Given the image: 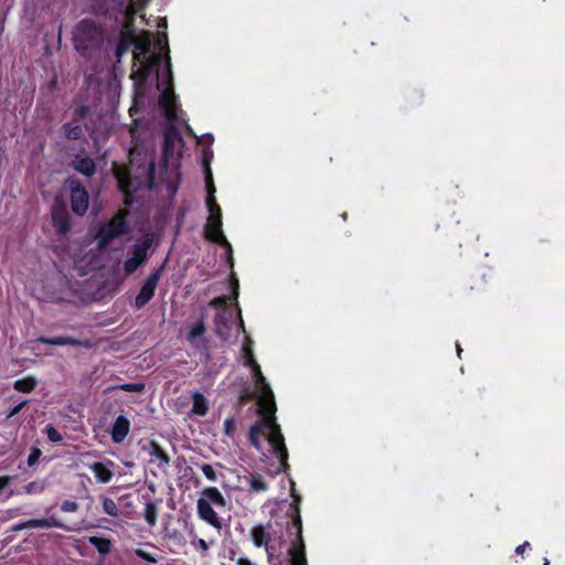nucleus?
I'll list each match as a JSON object with an SVG mask.
<instances>
[{"label":"nucleus","mask_w":565,"mask_h":565,"mask_svg":"<svg viewBox=\"0 0 565 565\" xmlns=\"http://www.w3.org/2000/svg\"><path fill=\"white\" fill-rule=\"evenodd\" d=\"M184 142L174 125H170L163 129L162 145V168L166 171L175 173L180 177V159L181 152H175L178 146L183 147Z\"/></svg>","instance_id":"obj_4"},{"label":"nucleus","mask_w":565,"mask_h":565,"mask_svg":"<svg viewBox=\"0 0 565 565\" xmlns=\"http://www.w3.org/2000/svg\"><path fill=\"white\" fill-rule=\"evenodd\" d=\"M238 280L237 278L233 275L232 276V279H231V297L236 300L238 298Z\"/></svg>","instance_id":"obj_51"},{"label":"nucleus","mask_w":565,"mask_h":565,"mask_svg":"<svg viewBox=\"0 0 565 565\" xmlns=\"http://www.w3.org/2000/svg\"><path fill=\"white\" fill-rule=\"evenodd\" d=\"M132 62L131 78L136 82L145 83L150 75L151 66L145 63L137 52L132 54Z\"/></svg>","instance_id":"obj_20"},{"label":"nucleus","mask_w":565,"mask_h":565,"mask_svg":"<svg viewBox=\"0 0 565 565\" xmlns=\"http://www.w3.org/2000/svg\"><path fill=\"white\" fill-rule=\"evenodd\" d=\"M253 374L255 377L256 386L262 391V395L258 397V412L262 415V418L255 422L248 433L249 444L256 448L260 449V436H265L271 451L277 456L280 462V469L284 472H287L289 469L288 463V450L285 444V438L281 433L280 426L276 419V403L274 393L266 382L265 376L262 373L260 366L256 365L253 370Z\"/></svg>","instance_id":"obj_1"},{"label":"nucleus","mask_w":565,"mask_h":565,"mask_svg":"<svg viewBox=\"0 0 565 565\" xmlns=\"http://www.w3.org/2000/svg\"><path fill=\"white\" fill-rule=\"evenodd\" d=\"M543 565H550V561L547 558H544Z\"/></svg>","instance_id":"obj_63"},{"label":"nucleus","mask_w":565,"mask_h":565,"mask_svg":"<svg viewBox=\"0 0 565 565\" xmlns=\"http://www.w3.org/2000/svg\"><path fill=\"white\" fill-rule=\"evenodd\" d=\"M45 430L50 441L61 443L63 440L62 434L54 426L47 425Z\"/></svg>","instance_id":"obj_39"},{"label":"nucleus","mask_w":565,"mask_h":565,"mask_svg":"<svg viewBox=\"0 0 565 565\" xmlns=\"http://www.w3.org/2000/svg\"><path fill=\"white\" fill-rule=\"evenodd\" d=\"M117 3L118 13L124 14L126 18H131L138 10H142L149 0H131L126 3L125 0H114Z\"/></svg>","instance_id":"obj_24"},{"label":"nucleus","mask_w":565,"mask_h":565,"mask_svg":"<svg viewBox=\"0 0 565 565\" xmlns=\"http://www.w3.org/2000/svg\"><path fill=\"white\" fill-rule=\"evenodd\" d=\"M250 536L254 545L256 547H265L268 555L270 556V548L268 546V543L270 542L271 537L269 532L265 529L264 525L259 524L252 529Z\"/></svg>","instance_id":"obj_23"},{"label":"nucleus","mask_w":565,"mask_h":565,"mask_svg":"<svg viewBox=\"0 0 565 565\" xmlns=\"http://www.w3.org/2000/svg\"><path fill=\"white\" fill-rule=\"evenodd\" d=\"M206 207H207L209 212H212V211L217 212L221 210V206L216 202L215 195H212V196L206 195Z\"/></svg>","instance_id":"obj_47"},{"label":"nucleus","mask_w":565,"mask_h":565,"mask_svg":"<svg viewBox=\"0 0 565 565\" xmlns=\"http://www.w3.org/2000/svg\"><path fill=\"white\" fill-rule=\"evenodd\" d=\"M186 131H188V134L194 136V132H193V130H192V128L190 126L186 127Z\"/></svg>","instance_id":"obj_62"},{"label":"nucleus","mask_w":565,"mask_h":565,"mask_svg":"<svg viewBox=\"0 0 565 565\" xmlns=\"http://www.w3.org/2000/svg\"><path fill=\"white\" fill-rule=\"evenodd\" d=\"M159 28H167V20L163 18L161 19V22L158 25Z\"/></svg>","instance_id":"obj_59"},{"label":"nucleus","mask_w":565,"mask_h":565,"mask_svg":"<svg viewBox=\"0 0 565 565\" xmlns=\"http://www.w3.org/2000/svg\"><path fill=\"white\" fill-rule=\"evenodd\" d=\"M153 173H154V164H153V162H150L148 166V174H149L150 180L153 179Z\"/></svg>","instance_id":"obj_57"},{"label":"nucleus","mask_w":565,"mask_h":565,"mask_svg":"<svg viewBox=\"0 0 565 565\" xmlns=\"http://www.w3.org/2000/svg\"><path fill=\"white\" fill-rule=\"evenodd\" d=\"M167 68L169 72H171V60L170 57L167 58Z\"/></svg>","instance_id":"obj_61"},{"label":"nucleus","mask_w":565,"mask_h":565,"mask_svg":"<svg viewBox=\"0 0 565 565\" xmlns=\"http://www.w3.org/2000/svg\"><path fill=\"white\" fill-rule=\"evenodd\" d=\"M79 509V505L76 501L65 500L61 504V510L66 513L76 512Z\"/></svg>","instance_id":"obj_43"},{"label":"nucleus","mask_w":565,"mask_h":565,"mask_svg":"<svg viewBox=\"0 0 565 565\" xmlns=\"http://www.w3.org/2000/svg\"><path fill=\"white\" fill-rule=\"evenodd\" d=\"M135 42V29L131 22L125 21L122 24V31L119 34L118 43L115 51L117 62L129 51Z\"/></svg>","instance_id":"obj_13"},{"label":"nucleus","mask_w":565,"mask_h":565,"mask_svg":"<svg viewBox=\"0 0 565 565\" xmlns=\"http://www.w3.org/2000/svg\"><path fill=\"white\" fill-rule=\"evenodd\" d=\"M530 546H531V545H530V543H529V542H524L523 544H521V545L516 546V548H515V553H516L518 555H523L524 551H525L526 548H530Z\"/></svg>","instance_id":"obj_54"},{"label":"nucleus","mask_w":565,"mask_h":565,"mask_svg":"<svg viewBox=\"0 0 565 565\" xmlns=\"http://www.w3.org/2000/svg\"><path fill=\"white\" fill-rule=\"evenodd\" d=\"M205 501H209L210 504H214L217 508H225L226 500L221 491L216 487H206L202 491V498Z\"/></svg>","instance_id":"obj_25"},{"label":"nucleus","mask_w":565,"mask_h":565,"mask_svg":"<svg viewBox=\"0 0 565 565\" xmlns=\"http://www.w3.org/2000/svg\"><path fill=\"white\" fill-rule=\"evenodd\" d=\"M35 342L50 344V345H73V347H82L85 349L93 348V342L88 339L78 340L73 337H39L35 339Z\"/></svg>","instance_id":"obj_14"},{"label":"nucleus","mask_w":565,"mask_h":565,"mask_svg":"<svg viewBox=\"0 0 565 565\" xmlns=\"http://www.w3.org/2000/svg\"><path fill=\"white\" fill-rule=\"evenodd\" d=\"M162 40L164 41L166 45H168V36H167V34H166V33H162V34L159 36V42H161Z\"/></svg>","instance_id":"obj_58"},{"label":"nucleus","mask_w":565,"mask_h":565,"mask_svg":"<svg viewBox=\"0 0 565 565\" xmlns=\"http://www.w3.org/2000/svg\"><path fill=\"white\" fill-rule=\"evenodd\" d=\"M12 481H13V477H11V476L0 477V491H2L4 488H7Z\"/></svg>","instance_id":"obj_53"},{"label":"nucleus","mask_w":565,"mask_h":565,"mask_svg":"<svg viewBox=\"0 0 565 565\" xmlns=\"http://www.w3.org/2000/svg\"><path fill=\"white\" fill-rule=\"evenodd\" d=\"M236 565H254L248 558L239 557Z\"/></svg>","instance_id":"obj_56"},{"label":"nucleus","mask_w":565,"mask_h":565,"mask_svg":"<svg viewBox=\"0 0 565 565\" xmlns=\"http://www.w3.org/2000/svg\"><path fill=\"white\" fill-rule=\"evenodd\" d=\"M42 456V451L38 447H32L28 457V466L33 467Z\"/></svg>","instance_id":"obj_41"},{"label":"nucleus","mask_w":565,"mask_h":565,"mask_svg":"<svg viewBox=\"0 0 565 565\" xmlns=\"http://www.w3.org/2000/svg\"><path fill=\"white\" fill-rule=\"evenodd\" d=\"M456 350H457V354H458V356L460 358V356H461V353H462V349H461V347H460L458 343H457V345H456Z\"/></svg>","instance_id":"obj_60"},{"label":"nucleus","mask_w":565,"mask_h":565,"mask_svg":"<svg viewBox=\"0 0 565 565\" xmlns=\"http://www.w3.org/2000/svg\"><path fill=\"white\" fill-rule=\"evenodd\" d=\"M163 267L164 264L154 269L142 284L138 295L135 298L136 308H143L153 298Z\"/></svg>","instance_id":"obj_10"},{"label":"nucleus","mask_w":565,"mask_h":565,"mask_svg":"<svg viewBox=\"0 0 565 565\" xmlns=\"http://www.w3.org/2000/svg\"><path fill=\"white\" fill-rule=\"evenodd\" d=\"M28 403H29V401L24 399V401L20 402L19 404L14 405L12 408H10V411L7 414V419L18 415L25 407V405Z\"/></svg>","instance_id":"obj_46"},{"label":"nucleus","mask_w":565,"mask_h":565,"mask_svg":"<svg viewBox=\"0 0 565 565\" xmlns=\"http://www.w3.org/2000/svg\"><path fill=\"white\" fill-rule=\"evenodd\" d=\"M114 174L117 180L118 188L125 194H130L134 183L131 180V174L128 168L126 167H115Z\"/></svg>","instance_id":"obj_22"},{"label":"nucleus","mask_w":565,"mask_h":565,"mask_svg":"<svg viewBox=\"0 0 565 565\" xmlns=\"http://www.w3.org/2000/svg\"><path fill=\"white\" fill-rule=\"evenodd\" d=\"M145 384L141 383V382H135V383H125V384H121L119 386H117L116 388H119L124 392H129V393H142L145 391Z\"/></svg>","instance_id":"obj_38"},{"label":"nucleus","mask_w":565,"mask_h":565,"mask_svg":"<svg viewBox=\"0 0 565 565\" xmlns=\"http://www.w3.org/2000/svg\"><path fill=\"white\" fill-rule=\"evenodd\" d=\"M210 305L215 308H221V310L224 308H228L227 307V298L224 296L215 297L214 299L211 300Z\"/></svg>","instance_id":"obj_49"},{"label":"nucleus","mask_w":565,"mask_h":565,"mask_svg":"<svg viewBox=\"0 0 565 565\" xmlns=\"http://www.w3.org/2000/svg\"><path fill=\"white\" fill-rule=\"evenodd\" d=\"M114 465L115 463L111 460H107L106 462L95 461L89 463L88 468L92 470L98 482L108 483L114 477V472L111 470Z\"/></svg>","instance_id":"obj_19"},{"label":"nucleus","mask_w":565,"mask_h":565,"mask_svg":"<svg viewBox=\"0 0 565 565\" xmlns=\"http://www.w3.org/2000/svg\"><path fill=\"white\" fill-rule=\"evenodd\" d=\"M148 454L151 457V462H157L158 469L166 471L170 466V456L167 451L161 447V445L156 440H150Z\"/></svg>","instance_id":"obj_17"},{"label":"nucleus","mask_w":565,"mask_h":565,"mask_svg":"<svg viewBox=\"0 0 565 565\" xmlns=\"http://www.w3.org/2000/svg\"><path fill=\"white\" fill-rule=\"evenodd\" d=\"M210 215L204 226V236L207 241L222 245L232 252V246L222 230V210L209 212Z\"/></svg>","instance_id":"obj_7"},{"label":"nucleus","mask_w":565,"mask_h":565,"mask_svg":"<svg viewBox=\"0 0 565 565\" xmlns=\"http://www.w3.org/2000/svg\"><path fill=\"white\" fill-rule=\"evenodd\" d=\"M65 186L70 190L72 212L77 216H84L89 207V194L83 182L76 177H68Z\"/></svg>","instance_id":"obj_6"},{"label":"nucleus","mask_w":565,"mask_h":565,"mask_svg":"<svg viewBox=\"0 0 565 565\" xmlns=\"http://www.w3.org/2000/svg\"><path fill=\"white\" fill-rule=\"evenodd\" d=\"M71 167L75 171H77L88 178L93 177L96 172V164H95L94 160L87 156L83 157L81 154H76L74 160L71 163Z\"/></svg>","instance_id":"obj_21"},{"label":"nucleus","mask_w":565,"mask_h":565,"mask_svg":"<svg viewBox=\"0 0 565 565\" xmlns=\"http://www.w3.org/2000/svg\"><path fill=\"white\" fill-rule=\"evenodd\" d=\"M62 130L68 141H77L85 136L83 127L81 125H74L73 122L63 124Z\"/></svg>","instance_id":"obj_30"},{"label":"nucleus","mask_w":565,"mask_h":565,"mask_svg":"<svg viewBox=\"0 0 565 565\" xmlns=\"http://www.w3.org/2000/svg\"><path fill=\"white\" fill-rule=\"evenodd\" d=\"M201 470L209 481L215 482L217 480L216 472L211 465H209V463L202 465Z\"/></svg>","instance_id":"obj_40"},{"label":"nucleus","mask_w":565,"mask_h":565,"mask_svg":"<svg viewBox=\"0 0 565 565\" xmlns=\"http://www.w3.org/2000/svg\"><path fill=\"white\" fill-rule=\"evenodd\" d=\"M191 412H192V414L198 415V416H205L207 414L209 404H207L205 396L202 393L195 392L192 395Z\"/></svg>","instance_id":"obj_28"},{"label":"nucleus","mask_w":565,"mask_h":565,"mask_svg":"<svg viewBox=\"0 0 565 565\" xmlns=\"http://www.w3.org/2000/svg\"><path fill=\"white\" fill-rule=\"evenodd\" d=\"M88 542L98 551L100 555H107L111 551V542L109 539L89 536Z\"/></svg>","instance_id":"obj_31"},{"label":"nucleus","mask_w":565,"mask_h":565,"mask_svg":"<svg viewBox=\"0 0 565 565\" xmlns=\"http://www.w3.org/2000/svg\"><path fill=\"white\" fill-rule=\"evenodd\" d=\"M102 504H103L104 512L107 513L108 515L115 516V518L119 515L118 507L113 499L103 498Z\"/></svg>","instance_id":"obj_36"},{"label":"nucleus","mask_w":565,"mask_h":565,"mask_svg":"<svg viewBox=\"0 0 565 565\" xmlns=\"http://www.w3.org/2000/svg\"><path fill=\"white\" fill-rule=\"evenodd\" d=\"M130 431V422L124 416L119 415L110 428L111 440L115 444H121Z\"/></svg>","instance_id":"obj_18"},{"label":"nucleus","mask_w":565,"mask_h":565,"mask_svg":"<svg viewBox=\"0 0 565 565\" xmlns=\"http://www.w3.org/2000/svg\"><path fill=\"white\" fill-rule=\"evenodd\" d=\"M135 555L137 557H139L140 559H143L146 562H149V563H157L158 559L154 555L148 553L147 551L142 550V548H136L135 550Z\"/></svg>","instance_id":"obj_42"},{"label":"nucleus","mask_w":565,"mask_h":565,"mask_svg":"<svg viewBox=\"0 0 565 565\" xmlns=\"http://www.w3.org/2000/svg\"><path fill=\"white\" fill-rule=\"evenodd\" d=\"M52 226L60 235H65L71 231V217L66 203L56 198L51 206Z\"/></svg>","instance_id":"obj_8"},{"label":"nucleus","mask_w":565,"mask_h":565,"mask_svg":"<svg viewBox=\"0 0 565 565\" xmlns=\"http://www.w3.org/2000/svg\"><path fill=\"white\" fill-rule=\"evenodd\" d=\"M50 527H58L68 530L58 519L55 516L43 518V519H31L28 521H23L14 524L11 527V531L18 532L26 529H50Z\"/></svg>","instance_id":"obj_12"},{"label":"nucleus","mask_w":565,"mask_h":565,"mask_svg":"<svg viewBox=\"0 0 565 565\" xmlns=\"http://www.w3.org/2000/svg\"><path fill=\"white\" fill-rule=\"evenodd\" d=\"M20 514H21V509L20 508L9 509V510L3 512L2 518L0 520L1 521H8V520H11V519L20 515Z\"/></svg>","instance_id":"obj_48"},{"label":"nucleus","mask_w":565,"mask_h":565,"mask_svg":"<svg viewBox=\"0 0 565 565\" xmlns=\"http://www.w3.org/2000/svg\"><path fill=\"white\" fill-rule=\"evenodd\" d=\"M38 386V379L34 375H26L13 382V388L20 393H31Z\"/></svg>","instance_id":"obj_26"},{"label":"nucleus","mask_w":565,"mask_h":565,"mask_svg":"<svg viewBox=\"0 0 565 565\" xmlns=\"http://www.w3.org/2000/svg\"><path fill=\"white\" fill-rule=\"evenodd\" d=\"M206 331V328H205V323H204V320L203 318H201L194 326H192V328L190 329L189 333H188V341L190 343H194V341L198 339V338H201L204 335Z\"/></svg>","instance_id":"obj_32"},{"label":"nucleus","mask_w":565,"mask_h":565,"mask_svg":"<svg viewBox=\"0 0 565 565\" xmlns=\"http://www.w3.org/2000/svg\"><path fill=\"white\" fill-rule=\"evenodd\" d=\"M235 429V419L233 417H227L224 422V434L226 436L233 437Z\"/></svg>","instance_id":"obj_44"},{"label":"nucleus","mask_w":565,"mask_h":565,"mask_svg":"<svg viewBox=\"0 0 565 565\" xmlns=\"http://www.w3.org/2000/svg\"><path fill=\"white\" fill-rule=\"evenodd\" d=\"M159 105L164 111V116L171 124L177 120L175 95L172 89H164L159 96Z\"/></svg>","instance_id":"obj_16"},{"label":"nucleus","mask_w":565,"mask_h":565,"mask_svg":"<svg viewBox=\"0 0 565 565\" xmlns=\"http://www.w3.org/2000/svg\"><path fill=\"white\" fill-rule=\"evenodd\" d=\"M196 511L199 518L215 529L216 531H221L224 526V523L222 519L218 516L216 511L213 509V507L210 504L209 501H205L204 499H199L196 502Z\"/></svg>","instance_id":"obj_11"},{"label":"nucleus","mask_w":565,"mask_h":565,"mask_svg":"<svg viewBox=\"0 0 565 565\" xmlns=\"http://www.w3.org/2000/svg\"><path fill=\"white\" fill-rule=\"evenodd\" d=\"M233 312L230 308H224L216 312L214 318L215 331L217 337L226 340L232 327Z\"/></svg>","instance_id":"obj_15"},{"label":"nucleus","mask_w":565,"mask_h":565,"mask_svg":"<svg viewBox=\"0 0 565 565\" xmlns=\"http://www.w3.org/2000/svg\"><path fill=\"white\" fill-rule=\"evenodd\" d=\"M244 352H245L246 365H248L253 371L254 367H256V365H259V364L256 362L253 353L247 348H244Z\"/></svg>","instance_id":"obj_50"},{"label":"nucleus","mask_w":565,"mask_h":565,"mask_svg":"<svg viewBox=\"0 0 565 565\" xmlns=\"http://www.w3.org/2000/svg\"><path fill=\"white\" fill-rule=\"evenodd\" d=\"M193 545L195 548L201 550L202 553H205L209 550V544L203 539H198L195 542H193Z\"/></svg>","instance_id":"obj_52"},{"label":"nucleus","mask_w":565,"mask_h":565,"mask_svg":"<svg viewBox=\"0 0 565 565\" xmlns=\"http://www.w3.org/2000/svg\"><path fill=\"white\" fill-rule=\"evenodd\" d=\"M129 232L127 222V212L125 210L118 211L108 222L103 223L97 233V248L99 250L106 249L109 244Z\"/></svg>","instance_id":"obj_5"},{"label":"nucleus","mask_w":565,"mask_h":565,"mask_svg":"<svg viewBox=\"0 0 565 565\" xmlns=\"http://www.w3.org/2000/svg\"><path fill=\"white\" fill-rule=\"evenodd\" d=\"M204 157H206V153L204 154ZM204 174H205L206 192H207L206 195L212 196L215 194L216 189H215V185L213 182L212 171H211V168H210V164H209L206 158H204Z\"/></svg>","instance_id":"obj_34"},{"label":"nucleus","mask_w":565,"mask_h":565,"mask_svg":"<svg viewBox=\"0 0 565 565\" xmlns=\"http://www.w3.org/2000/svg\"><path fill=\"white\" fill-rule=\"evenodd\" d=\"M90 114V107L88 105H81L76 107L72 115L73 122H79Z\"/></svg>","instance_id":"obj_37"},{"label":"nucleus","mask_w":565,"mask_h":565,"mask_svg":"<svg viewBox=\"0 0 565 565\" xmlns=\"http://www.w3.org/2000/svg\"><path fill=\"white\" fill-rule=\"evenodd\" d=\"M73 40L75 50L85 54L103 43L104 30L92 19H83L75 26Z\"/></svg>","instance_id":"obj_3"},{"label":"nucleus","mask_w":565,"mask_h":565,"mask_svg":"<svg viewBox=\"0 0 565 565\" xmlns=\"http://www.w3.org/2000/svg\"><path fill=\"white\" fill-rule=\"evenodd\" d=\"M290 497L292 498L289 513L291 521L287 524L286 529L289 536L295 535L288 551L290 555V563L291 565H307L305 542L302 537V522L300 516L301 495L296 491V483L292 480L290 481Z\"/></svg>","instance_id":"obj_2"},{"label":"nucleus","mask_w":565,"mask_h":565,"mask_svg":"<svg viewBox=\"0 0 565 565\" xmlns=\"http://www.w3.org/2000/svg\"><path fill=\"white\" fill-rule=\"evenodd\" d=\"M160 500H149L143 509V518L149 526H154L158 521V505Z\"/></svg>","instance_id":"obj_29"},{"label":"nucleus","mask_w":565,"mask_h":565,"mask_svg":"<svg viewBox=\"0 0 565 565\" xmlns=\"http://www.w3.org/2000/svg\"><path fill=\"white\" fill-rule=\"evenodd\" d=\"M254 396H255V393L250 390L249 386H246V387H244L242 390V392L239 394V403L241 404H246L252 398H254Z\"/></svg>","instance_id":"obj_45"},{"label":"nucleus","mask_w":565,"mask_h":565,"mask_svg":"<svg viewBox=\"0 0 565 565\" xmlns=\"http://www.w3.org/2000/svg\"><path fill=\"white\" fill-rule=\"evenodd\" d=\"M152 245V238L147 236L142 242L132 247V255L124 263V270L127 275L134 274L148 259V250Z\"/></svg>","instance_id":"obj_9"},{"label":"nucleus","mask_w":565,"mask_h":565,"mask_svg":"<svg viewBox=\"0 0 565 565\" xmlns=\"http://www.w3.org/2000/svg\"><path fill=\"white\" fill-rule=\"evenodd\" d=\"M149 488H150L151 491H154V486L153 484H151Z\"/></svg>","instance_id":"obj_64"},{"label":"nucleus","mask_w":565,"mask_h":565,"mask_svg":"<svg viewBox=\"0 0 565 565\" xmlns=\"http://www.w3.org/2000/svg\"><path fill=\"white\" fill-rule=\"evenodd\" d=\"M245 480L247 481L249 491L252 492H265L269 488L268 482L259 473H249L248 476H245Z\"/></svg>","instance_id":"obj_27"},{"label":"nucleus","mask_w":565,"mask_h":565,"mask_svg":"<svg viewBox=\"0 0 565 565\" xmlns=\"http://www.w3.org/2000/svg\"><path fill=\"white\" fill-rule=\"evenodd\" d=\"M132 46L135 47L134 52H137L138 54H140V56L148 54L150 51V46H151L149 35H146L145 38H141V39H137L135 36V42H134Z\"/></svg>","instance_id":"obj_33"},{"label":"nucleus","mask_w":565,"mask_h":565,"mask_svg":"<svg viewBox=\"0 0 565 565\" xmlns=\"http://www.w3.org/2000/svg\"><path fill=\"white\" fill-rule=\"evenodd\" d=\"M46 488V481L45 480H34L29 482L24 487V492L26 494H40L42 493Z\"/></svg>","instance_id":"obj_35"},{"label":"nucleus","mask_w":565,"mask_h":565,"mask_svg":"<svg viewBox=\"0 0 565 565\" xmlns=\"http://www.w3.org/2000/svg\"><path fill=\"white\" fill-rule=\"evenodd\" d=\"M97 13L104 15V17H111L110 13H109V10L108 8H106L105 6H100L98 9H97Z\"/></svg>","instance_id":"obj_55"}]
</instances>
